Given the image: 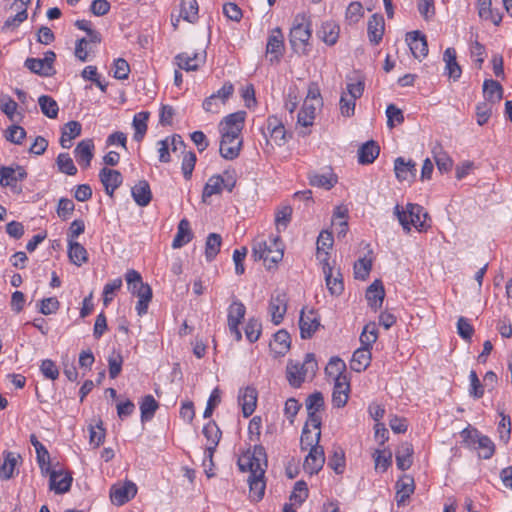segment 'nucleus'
<instances>
[{
	"mask_svg": "<svg viewBox=\"0 0 512 512\" xmlns=\"http://www.w3.org/2000/svg\"><path fill=\"white\" fill-rule=\"evenodd\" d=\"M345 453L341 448H335L329 458L328 466L336 473L341 474L345 469Z\"/></svg>",
	"mask_w": 512,
	"mask_h": 512,
	"instance_id": "56",
	"label": "nucleus"
},
{
	"mask_svg": "<svg viewBox=\"0 0 512 512\" xmlns=\"http://www.w3.org/2000/svg\"><path fill=\"white\" fill-rule=\"evenodd\" d=\"M20 455L15 454L13 452H7L5 454L4 463L0 467V478L3 480H8L13 477V473L15 467L18 463V459Z\"/></svg>",
	"mask_w": 512,
	"mask_h": 512,
	"instance_id": "48",
	"label": "nucleus"
},
{
	"mask_svg": "<svg viewBox=\"0 0 512 512\" xmlns=\"http://www.w3.org/2000/svg\"><path fill=\"white\" fill-rule=\"evenodd\" d=\"M288 296L283 290H276L269 301V313L274 324L282 322L287 312Z\"/></svg>",
	"mask_w": 512,
	"mask_h": 512,
	"instance_id": "11",
	"label": "nucleus"
},
{
	"mask_svg": "<svg viewBox=\"0 0 512 512\" xmlns=\"http://www.w3.org/2000/svg\"><path fill=\"white\" fill-rule=\"evenodd\" d=\"M38 103L42 113L48 118L55 119L58 116L59 106L51 96H40Z\"/></svg>",
	"mask_w": 512,
	"mask_h": 512,
	"instance_id": "50",
	"label": "nucleus"
},
{
	"mask_svg": "<svg viewBox=\"0 0 512 512\" xmlns=\"http://www.w3.org/2000/svg\"><path fill=\"white\" fill-rule=\"evenodd\" d=\"M203 434L210 442L209 446H217L221 438V431L214 421L207 423L203 427Z\"/></svg>",
	"mask_w": 512,
	"mask_h": 512,
	"instance_id": "64",
	"label": "nucleus"
},
{
	"mask_svg": "<svg viewBox=\"0 0 512 512\" xmlns=\"http://www.w3.org/2000/svg\"><path fill=\"white\" fill-rule=\"evenodd\" d=\"M57 165L59 170L62 173L67 175H75L77 173V168L74 165L72 158L68 153H60L57 157Z\"/></svg>",
	"mask_w": 512,
	"mask_h": 512,
	"instance_id": "61",
	"label": "nucleus"
},
{
	"mask_svg": "<svg viewBox=\"0 0 512 512\" xmlns=\"http://www.w3.org/2000/svg\"><path fill=\"white\" fill-rule=\"evenodd\" d=\"M239 402L242 406L244 417H249L255 411L257 403V392L254 388L247 387L241 391L239 395Z\"/></svg>",
	"mask_w": 512,
	"mask_h": 512,
	"instance_id": "33",
	"label": "nucleus"
},
{
	"mask_svg": "<svg viewBox=\"0 0 512 512\" xmlns=\"http://www.w3.org/2000/svg\"><path fill=\"white\" fill-rule=\"evenodd\" d=\"M333 383L332 403L337 408H342L346 405L350 393L349 378H340Z\"/></svg>",
	"mask_w": 512,
	"mask_h": 512,
	"instance_id": "18",
	"label": "nucleus"
},
{
	"mask_svg": "<svg viewBox=\"0 0 512 512\" xmlns=\"http://www.w3.org/2000/svg\"><path fill=\"white\" fill-rule=\"evenodd\" d=\"M364 91V82L356 80L348 82L346 91H344L340 98V112L342 116L351 117L355 111L356 100L360 98Z\"/></svg>",
	"mask_w": 512,
	"mask_h": 512,
	"instance_id": "8",
	"label": "nucleus"
},
{
	"mask_svg": "<svg viewBox=\"0 0 512 512\" xmlns=\"http://www.w3.org/2000/svg\"><path fill=\"white\" fill-rule=\"evenodd\" d=\"M159 145V161L162 163H168L170 161L169 149L172 151L185 150V143L180 135H173L171 138L167 137L164 140L158 142Z\"/></svg>",
	"mask_w": 512,
	"mask_h": 512,
	"instance_id": "16",
	"label": "nucleus"
},
{
	"mask_svg": "<svg viewBox=\"0 0 512 512\" xmlns=\"http://www.w3.org/2000/svg\"><path fill=\"white\" fill-rule=\"evenodd\" d=\"M348 208L345 205H338L334 208L331 227L332 231H322V251L332 249L334 239L332 233H337L338 236H345L348 230Z\"/></svg>",
	"mask_w": 512,
	"mask_h": 512,
	"instance_id": "7",
	"label": "nucleus"
},
{
	"mask_svg": "<svg viewBox=\"0 0 512 512\" xmlns=\"http://www.w3.org/2000/svg\"><path fill=\"white\" fill-rule=\"evenodd\" d=\"M483 93L486 100L485 102L494 105L502 99L503 88L499 82L489 79L485 80L483 83Z\"/></svg>",
	"mask_w": 512,
	"mask_h": 512,
	"instance_id": "37",
	"label": "nucleus"
},
{
	"mask_svg": "<svg viewBox=\"0 0 512 512\" xmlns=\"http://www.w3.org/2000/svg\"><path fill=\"white\" fill-rule=\"evenodd\" d=\"M315 116L316 106L314 103H310V100H304L303 106L298 113L297 123L300 126L307 128L313 125Z\"/></svg>",
	"mask_w": 512,
	"mask_h": 512,
	"instance_id": "45",
	"label": "nucleus"
},
{
	"mask_svg": "<svg viewBox=\"0 0 512 512\" xmlns=\"http://www.w3.org/2000/svg\"><path fill=\"white\" fill-rule=\"evenodd\" d=\"M158 406L159 405L153 396H145L140 404L141 420L143 422L151 420L158 409Z\"/></svg>",
	"mask_w": 512,
	"mask_h": 512,
	"instance_id": "54",
	"label": "nucleus"
},
{
	"mask_svg": "<svg viewBox=\"0 0 512 512\" xmlns=\"http://www.w3.org/2000/svg\"><path fill=\"white\" fill-rule=\"evenodd\" d=\"M340 33V27L337 23L331 21L326 22L324 26H322V41L328 45H334Z\"/></svg>",
	"mask_w": 512,
	"mask_h": 512,
	"instance_id": "55",
	"label": "nucleus"
},
{
	"mask_svg": "<svg viewBox=\"0 0 512 512\" xmlns=\"http://www.w3.org/2000/svg\"><path fill=\"white\" fill-rule=\"evenodd\" d=\"M137 493V486L132 481H125L122 486L114 485L110 491L112 503L121 506L133 498Z\"/></svg>",
	"mask_w": 512,
	"mask_h": 512,
	"instance_id": "14",
	"label": "nucleus"
},
{
	"mask_svg": "<svg viewBox=\"0 0 512 512\" xmlns=\"http://www.w3.org/2000/svg\"><path fill=\"white\" fill-rule=\"evenodd\" d=\"M27 177V172L24 167L20 165L13 166H1L0 167V186L9 187L13 191L20 192L17 189V183L23 181Z\"/></svg>",
	"mask_w": 512,
	"mask_h": 512,
	"instance_id": "10",
	"label": "nucleus"
},
{
	"mask_svg": "<svg viewBox=\"0 0 512 512\" xmlns=\"http://www.w3.org/2000/svg\"><path fill=\"white\" fill-rule=\"evenodd\" d=\"M245 118V111H237L224 117L219 123L221 138L242 139L241 132L244 128Z\"/></svg>",
	"mask_w": 512,
	"mask_h": 512,
	"instance_id": "9",
	"label": "nucleus"
},
{
	"mask_svg": "<svg viewBox=\"0 0 512 512\" xmlns=\"http://www.w3.org/2000/svg\"><path fill=\"white\" fill-rule=\"evenodd\" d=\"M18 104L10 97H6L0 100V110L11 120L17 121L16 116H19V119L22 118V115L17 113Z\"/></svg>",
	"mask_w": 512,
	"mask_h": 512,
	"instance_id": "60",
	"label": "nucleus"
},
{
	"mask_svg": "<svg viewBox=\"0 0 512 512\" xmlns=\"http://www.w3.org/2000/svg\"><path fill=\"white\" fill-rule=\"evenodd\" d=\"M246 314L245 305L235 299L228 307L227 324L228 326L240 325Z\"/></svg>",
	"mask_w": 512,
	"mask_h": 512,
	"instance_id": "44",
	"label": "nucleus"
},
{
	"mask_svg": "<svg viewBox=\"0 0 512 512\" xmlns=\"http://www.w3.org/2000/svg\"><path fill=\"white\" fill-rule=\"evenodd\" d=\"M318 362L315 354L307 353L303 363L289 360L286 366V379L292 387H300L307 380H312L317 372Z\"/></svg>",
	"mask_w": 512,
	"mask_h": 512,
	"instance_id": "2",
	"label": "nucleus"
},
{
	"mask_svg": "<svg viewBox=\"0 0 512 512\" xmlns=\"http://www.w3.org/2000/svg\"><path fill=\"white\" fill-rule=\"evenodd\" d=\"M30 442L34 446L37 454V462L39 464L41 473L46 475L50 471V455L45 446L32 434L30 436Z\"/></svg>",
	"mask_w": 512,
	"mask_h": 512,
	"instance_id": "32",
	"label": "nucleus"
},
{
	"mask_svg": "<svg viewBox=\"0 0 512 512\" xmlns=\"http://www.w3.org/2000/svg\"><path fill=\"white\" fill-rule=\"evenodd\" d=\"M150 113L147 111H141L134 115L132 126L135 130L134 132V140L137 142H141L147 132L148 129V119H149Z\"/></svg>",
	"mask_w": 512,
	"mask_h": 512,
	"instance_id": "43",
	"label": "nucleus"
},
{
	"mask_svg": "<svg viewBox=\"0 0 512 512\" xmlns=\"http://www.w3.org/2000/svg\"><path fill=\"white\" fill-rule=\"evenodd\" d=\"M307 419L300 437V448L309 453L304 459L303 469L306 473L317 475L320 466L317 461L320 442V392H315L306 399Z\"/></svg>",
	"mask_w": 512,
	"mask_h": 512,
	"instance_id": "1",
	"label": "nucleus"
},
{
	"mask_svg": "<svg viewBox=\"0 0 512 512\" xmlns=\"http://www.w3.org/2000/svg\"><path fill=\"white\" fill-rule=\"evenodd\" d=\"M396 496L395 500L398 506L404 505L406 500L413 494L415 485L412 477L408 475L402 476L396 482Z\"/></svg>",
	"mask_w": 512,
	"mask_h": 512,
	"instance_id": "23",
	"label": "nucleus"
},
{
	"mask_svg": "<svg viewBox=\"0 0 512 512\" xmlns=\"http://www.w3.org/2000/svg\"><path fill=\"white\" fill-rule=\"evenodd\" d=\"M93 150L94 143L91 139L82 140L77 144L74 153L77 162L83 168L90 166L91 160L93 158Z\"/></svg>",
	"mask_w": 512,
	"mask_h": 512,
	"instance_id": "25",
	"label": "nucleus"
},
{
	"mask_svg": "<svg viewBox=\"0 0 512 512\" xmlns=\"http://www.w3.org/2000/svg\"><path fill=\"white\" fill-rule=\"evenodd\" d=\"M255 260H263L268 268L276 265L283 258V245L279 237L273 238L268 244L266 241H256L252 248Z\"/></svg>",
	"mask_w": 512,
	"mask_h": 512,
	"instance_id": "5",
	"label": "nucleus"
},
{
	"mask_svg": "<svg viewBox=\"0 0 512 512\" xmlns=\"http://www.w3.org/2000/svg\"><path fill=\"white\" fill-rule=\"evenodd\" d=\"M373 265L372 251H369L367 255L358 259L353 267L354 277L359 280H366L371 272Z\"/></svg>",
	"mask_w": 512,
	"mask_h": 512,
	"instance_id": "42",
	"label": "nucleus"
},
{
	"mask_svg": "<svg viewBox=\"0 0 512 512\" xmlns=\"http://www.w3.org/2000/svg\"><path fill=\"white\" fill-rule=\"evenodd\" d=\"M248 483L250 488V497L254 501H260L264 496L266 487L264 475H250Z\"/></svg>",
	"mask_w": 512,
	"mask_h": 512,
	"instance_id": "46",
	"label": "nucleus"
},
{
	"mask_svg": "<svg viewBox=\"0 0 512 512\" xmlns=\"http://www.w3.org/2000/svg\"><path fill=\"white\" fill-rule=\"evenodd\" d=\"M222 238L217 233L208 235L205 244V256L208 261H212L220 251Z\"/></svg>",
	"mask_w": 512,
	"mask_h": 512,
	"instance_id": "52",
	"label": "nucleus"
},
{
	"mask_svg": "<svg viewBox=\"0 0 512 512\" xmlns=\"http://www.w3.org/2000/svg\"><path fill=\"white\" fill-rule=\"evenodd\" d=\"M394 214L403 229L407 232H409L412 227L419 232L426 231L429 228L426 222L428 214L424 211L423 207L418 204L407 203L405 206L397 204L394 207Z\"/></svg>",
	"mask_w": 512,
	"mask_h": 512,
	"instance_id": "3",
	"label": "nucleus"
},
{
	"mask_svg": "<svg viewBox=\"0 0 512 512\" xmlns=\"http://www.w3.org/2000/svg\"><path fill=\"white\" fill-rule=\"evenodd\" d=\"M310 20L305 14H298L290 29V44L297 53H305L311 38Z\"/></svg>",
	"mask_w": 512,
	"mask_h": 512,
	"instance_id": "6",
	"label": "nucleus"
},
{
	"mask_svg": "<svg viewBox=\"0 0 512 512\" xmlns=\"http://www.w3.org/2000/svg\"><path fill=\"white\" fill-rule=\"evenodd\" d=\"M243 140L236 138H221L220 141V154L227 160H233L240 154Z\"/></svg>",
	"mask_w": 512,
	"mask_h": 512,
	"instance_id": "27",
	"label": "nucleus"
},
{
	"mask_svg": "<svg viewBox=\"0 0 512 512\" xmlns=\"http://www.w3.org/2000/svg\"><path fill=\"white\" fill-rule=\"evenodd\" d=\"M99 177L106 193L110 196H112L114 191L121 185L123 179L119 171L106 167L100 170Z\"/></svg>",
	"mask_w": 512,
	"mask_h": 512,
	"instance_id": "20",
	"label": "nucleus"
},
{
	"mask_svg": "<svg viewBox=\"0 0 512 512\" xmlns=\"http://www.w3.org/2000/svg\"><path fill=\"white\" fill-rule=\"evenodd\" d=\"M364 16L363 6L360 2H351L345 12L346 20L350 24L358 23Z\"/></svg>",
	"mask_w": 512,
	"mask_h": 512,
	"instance_id": "59",
	"label": "nucleus"
},
{
	"mask_svg": "<svg viewBox=\"0 0 512 512\" xmlns=\"http://www.w3.org/2000/svg\"><path fill=\"white\" fill-rule=\"evenodd\" d=\"M443 61L445 62V73L454 81L461 77L462 70L456 60V51L454 48H447L443 54Z\"/></svg>",
	"mask_w": 512,
	"mask_h": 512,
	"instance_id": "29",
	"label": "nucleus"
},
{
	"mask_svg": "<svg viewBox=\"0 0 512 512\" xmlns=\"http://www.w3.org/2000/svg\"><path fill=\"white\" fill-rule=\"evenodd\" d=\"M224 178L220 175H214L209 178L208 182L204 186L202 193V200L205 202L207 198L215 194H220L223 186Z\"/></svg>",
	"mask_w": 512,
	"mask_h": 512,
	"instance_id": "49",
	"label": "nucleus"
},
{
	"mask_svg": "<svg viewBox=\"0 0 512 512\" xmlns=\"http://www.w3.org/2000/svg\"><path fill=\"white\" fill-rule=\"evenodd\" d=\"M320 326L319 314L314 309H302L299 319L300 335L303 339L311 338Z\"/></svg>",
	"mask_w": 512,
	"mask_h": 512,
	"instance_id": "12",
	"label": "nucleus"
},
{
	"mask_svg": "<svg viewBox=\"0 0 512 512\" xmlns=\"http://www.w3.org/2000/svg\"><path fill=\"white\" fill-rule=\"evenodd\" d=\"M68 257L76 266L80 267L88 261L86 248L75 240H68Z\"/></svg>",
	"mask_w": 512,
	"mask_h": 512,
	"instance_id": "31",
	"label": "nucleus"
},
{
	"mask_svg": "<svg viewBox=\"0 0 512 512\" xmlns=\"http://www.w3.org/2000/svg\"><path fill=\"white\" fill-rule=\"evenodd\" d=\"M326 379L329 382H336L340 378H348L346 364L340 358H332L325 367Z\"/></svg>",
	"mask_w": 512,
	"mask_h": 512,
	"instance_id": "28",
	"label": "nucleus"
},
{
	"mask_svg": "<svg viewBox=\"0 0 512 512\" xmlns=\"http://www.w3.org/2000/svg\"><path fill=\"white\" fill-rule=\"evenodd\" d=\"M50 476L49 487L57 494H63L70 490L72 477L68 473L51 470L47 473Z\"/></svg>",
	"mask_w": 512,
	"mask_h": 512,
	"instance_id": "19",
	"label": "nucleus"
},
{
	"mask_svg": "<svg viewBox=\"0 0 512 512\" xmlns=\"http://www.w3.org/2000/svg\"><path fill=\"white\" fill-rule=\"evenodd\" d=\"M372 456L376 471L385 472L392 464V453L390 450L377 449Z\"/></svg>",
	"mask_w": 512,
	"mask_h": 512,
	"instance_id": "51",
	"label": "nucleus"
},
{
	"mask_svg": "<svg viewBox=\"0 0 512 512\" xmlns=\"http://www.w3.org/2000/svg\"><path fill=\"white\" fill-rule=\"evenodd\" d=\"M379 146L374 141L364 143L358 150V161L361 164H371L378 157Z\"/></svg>",
	"mask_w": 512,
	"mask_h": 512,
	"instance_id": "41",
	"label": "nucleus"
},
{
	"mask_svg": "<svg viewBox=\"0 0 512 512\" xmlns=\"http://www.w3.org/2000/svg\"><path fill=\"white\" fill-rule=\"evenodd\" d=\"M292 208L290 206H283L279 208L275 215V225L278 232L285 230L291 221Z\"/></svg>",
	"mask_w": 512,
	"mask_h": 512,
	"instance_id": "58",
	"label": "nucleus"
},
{
	"mask_svg": "<svg viewBox=\"0 0 512 512\" xmlns=\"http://www.w3.org/2000/svg\"><path fill=\"white\" fill-rule=\"evenodd\" d=\"M368 36L370 42L378 44L384 34V19L382 16L374 14L370 17L367 24Z\"/></svg>",
	"mask_w": 512,
	"mask_h": 512,
	"instance_id": "35",
	"label": "nucleus"
},
{
	"mask_svg": "<svg viewBox=\"0 0 512 512\" xmlns=\"http://www.w3.org/2000/svg\"><path fill=\"white\" fill-rule=\"evenodd\" d=\"M176 64L180 69L186 71H195L205 61V52L203 53H181L175 57Z\"/></svg>",
	"mask_w": 512,
	"mask_h": 512,
	"instance_id": "21",
	"label": "nucleus"
},
{
	"mask_svg": "<svg viewBox=\"0 0 512 512\" xmlns=\"http://www.w3.org/2000/svg\"><path fill=\"white\" fill-rule=\"evenodd\" d=\"M371 352L367 347L361 346L352 355L350 367L356 372H362L370 365Z\"/></svg>",
	"mask_w": 512,
	"mask_h": 512,
	"instance_id": "30",
	"label": "nucleus"
},
{
	"mask_svg": "<svg viewBox=\"0 0 512 512\" xmlns=\"http://www.w3.org/2000/svg\"><path fill=\"white\" fill-rule=\"evenodd\" d=\"M139 300L136 305V310L139 316L147 313L148 305L152 299V289L149 284H140L139 289L133 293Z\"/></svg>",
	"mask_w": 512,
	"mask_h": 512,
	"instance_id": "40",
	"label": "nucleus"
},
{
	"mask_svg": "<svg viewBox=\"0 0 512 512\" xmlns=\"http://www.w3.org/2000/svg\"><path fill=\"white\" fill-rule=\"evenodd\" d=\"M192 237L193 234L189 221L187 219H182L178 224L177 233L172 242V247L174 249L181 248L183 245L190 242Z\"/></svg>",
	"mask_w": 512,
	"mask_h": 512,
	"instance_id": "39",
	"label": "nucleus"
},
{
	"mask_svg": "<svg viewBox=\"0 0 512 512\" xmlns=\"http://www.w3.org/2000/svg\"><path fill=\"white\" fill-rule=\"evenodd\" d=\"M322 269L325 274L326 286L330 294L333 296L340 295L344 290L343 278L340 271L332 267L326 260L322 265Z\"/></svg>",
	"mask_w": 512,
	"mask_h": 512,
	"instance_id": "13",
	"label": "nucleus"
},
{
	"mask_svg": "<svg viewBox=\"0 0 512 512\" xmlns=\"http://www.w3.org/2000/svg\"><path fill=\"white\" fill-rule=\"evenodd\" d=\"M131 192L134 201L141 207L147 206L152 199L150 185L146 180H140Z\"/></svg>",
	"mask_w": 512,
	"mask_h": 512,
	"instance_id": "36",
	"label": "nucleus"
},
{
	"mask_svg": "<svg viewBox=\"0 0 512 512\" xmlns=\"http://www.w3.org/2000/svg\"><path fill=\"white\" fill-rule=\"evenodd\" d=\"M198 9L196 0H182L180 16L189 23H195L198 19Z\"/></svg>",
	"mask_w": 512,
	"mask_h": 512,
	"instance_id": "47",
	"label": "nucleus"
},
{
	"mask_svg": "<svg viewBox=\"0 0 512 512\" xmlns=\"http://www.w3.org/2000/svg\"><path fill=\"white\" fill-rule=\"evenodd\" d=\"M394 171L396 178L401 182H411L416 176V163L403 157H398L394 161Z\"/></svg>",
	"mask_w": 512,
	"mask_h": 512,
	"instance_id": "17",
	"label": "nucleus"
},
{
	"mask_svg": "<svg viewBox=\"0 0 512 512\" xmlns=\"http://www.w3.org/2000/svg\"><path fill=\"white\" fill-rule=\"evenodd\" d=\"M81 124L78 121H69L62 129L60 138V145L64 149H69L72 145V140L80 136Z\"/></svg>",
	"mask_w": 512,
	"mask_h": 512,
	"instance_id": "34",
	"label": "nucleus"
},
{
	"mask_svg": "<svg viewBox=\"0 0 512 512\" xmlns=\"http://www.w3.org/2000/svg\"><path fill=\"white\" fill-rule=\"evenodd\" d=\"M406 41L409 45L411 53L417 59L425 58L428 54V44L426 37L419 31L407 33Z\"/></svg>",
	"mask_w": 512,
	"mask_h": 512,
	"instance_id": "15",
	"label": "nucleus"
},
{
	"mask_svg": "<svg viewBox=\"0 0 512 512\" xmlns=\"http://www.w3.org/2000/svg\"><path fill=\"white\" fill-rule=\"evenodd\" d=\"M291 346L290 335L286 330H279L273 336V340L270 342L269 347L274 357L284 356Z\"/></svg>",
	"mask_w": 512,
	"mask_h": 512,
	"instance_id": "22",
	"label": "nucleus"
},
{
	"mask_svg": "<svg viewBox=\"0 0 512 512\" xmlns=\"http://www.w3.org/2000/svg\"><path fill=\"white\" fill-rule=\"evenodd\" d=\"M238 467L242 472H250V475H264L267 468V455L261 445H255L238 458Z\"/></svg>",
	"mask_w": 512,
	"mask_h": 512,
	"instance_id": "4",
	"label": "nucleus"
},
{
	"mask_svg": "<svg viewBox=\"0 0 512 512\" xmlns=\"http://www.w3.org/2000/svg\"><path fill=\"white\" fill-rule=\"evenodd\" d=\"M413 446L408 443H402L396 451V464L400 470H407L412 465Z\"/></svg>",
	"mask_w": 512,
	"mask_h": 512,
	"instance_id": "38",
	"label": "nucleus"
},
{
	"mask_svg": "<svg viewBox=\"0 0 512 512\" xmlns=\"http://www.w3.org/2000/svg\"><path fill=\"white\" fill-rule=\"evenodd\" d=\"M378 338L377 327L375 323H369L365 325L361 335L360 342L361 346L371 348Z\"/></svg>",
	"mask_w": 512,
	"mask_h": 512,
	"instance_id": "57",
	"label": "nucleus"
},
{
	"mask_svg": "<svg viewBox=\"0 0 512 512\" xmlns=\"http://www.w3.org/2000/svg\"><path fill=\"white\" fill-rule=\"evenodd\" d=\"M433 154L437 168L441 173H446L451 170L453 160L445 151L442 150L441 146L434 148Z\"/></svg>",
	"mask_w": 512,
	"mask_h": 512,
	"instance_id": "53",
	"label": "nucleus"
},
{
	"mask_svg": "<svg viewBox=\"0 0 512 512\" xmlns=\"http://www.w3.org/2000/svg\"><path fill=\"white\" fill-rule=\"evenodd\" d=\"M26 137V131L19 125H11L5 131V138L7 141L20 145Z\"/></svg>",
	"mask_w": 512,
	"mask_h": 512,
	"instance_id": "62",
	"label": "nucleus"
},
{
	"mask_svg": "<svg viewBox=\"0 0 512 512\" xmlns=\"http://www.w3.org/2000/svg\"><path fill=\"white\" fill-rule=\"evenodd\" d=\"M25 67L31 72L40 76H51L52 72L47 69L44 62L40 58H27L25 60Z\"/></svg>",
	"mask_w": 512,
	"mask_h": 512,
	"instance_id": "63",
	"label": "nucleus"
},
{
	"mask_svg": "<svg viewBox=\"0 0 512 512\" xmlns=\"http://www.w3.org/2000/svg\"><path fill=\"white\" fill-rule=\"evenodd\" d=\"M385 297V290L383 284L380 280H375L366 291V299L368 305L373 310H378L382 304Z\"/></svg>",
	"mask_w": 512,
	"mask_h": 512,
	"instance_id": "26",
	"label": "nucleus"
},
{
	"mask_svg": "<svg viewBox=\"0 0 512 512\" xmlns=\"http://www.w3.org/2000/svg\"><path fill=\"white\" fill-rule=\"evenodd\" d=\"M284 48L283 44V34L280 28H275L271 35L268 38V42L266 45V52L272 54L273 56L270 58L271 62H278L280 57L282 56V51Z\"/></svg>",
	"mask_w": 512,
	"mask_h": 512,
	"instance_id": "24",
	"label": "nucleus"
}]
</instances>
